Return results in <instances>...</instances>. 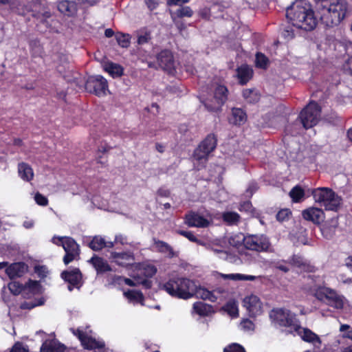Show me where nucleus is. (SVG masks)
<instances>
[{"label":"nucleus","instance_id":"a18cd8bd","mask_svg":"<svg viewBox=\"0 0 352 352\" xmlns=\"http://www.w3.org/2000/svg\"><path fill=\"white\" fill-rule=\"evenodd\" d=\"M268 58L262 53L256 55V65L258 67L265 69L267 66Z\"/></svg>","mask_w":352,"mask_h":352},{"label":"nucleus","instance_id":"2eb2a0df","mask_svg":"<svg viewBox=\"0 0 352 352\" xmlns=\"http://www.w3.org/2000/svg\"><path fill=\"white\" fill-rule=\"evenodd\" d=\"M185 223L189 227L207 228L210 221L197 212H189L185 216Z\"/></svg>","mask_w":352,"mask_h":352},{"label":"nucleus","instance_id":"864d4df0","mask_svg":"<svg viewBox=\"0 0 352 352\" xmlns=\"http://www.w3.org/2000/svg\"><path fill=\"white\" fill-rule=\"evenodd\" d=\"M223 352H245L243 346L238 344H232L224 349Z\"/></svg>","mask_w":352,"mask_h":352},{"label":"nucleus","instance_id":"9b49d317","mask_svg":"<svg viewBox=\"0 0 352 352\" xmlns=\"http://www.w3.org/2000/svg\"><path fill=\"white\" fill-rule=\"evenodd\" d=\"M72 332L74 336L78 337L80 340L82 345L86 349L92 350L96 349H102L104 346V343L102 341L96 340L89 333L91 331H87V329L83 330L80 328L71 329Z\"/></svg>","mask_w":352,"mask_h":352},{"label":"nucleus","instance_id":"a19ab883","mask_svg":"<svg viewBox=\"0 0 352 352\" xmlns=\"http://www.w3.org/2000/svg\"><path fill=\"white\" fill-rule=\"evenodd\" d=\"M124 295L128 299L138 302H142L144 299L142 293L137 290H128L124 293Z\"/></svg>","mask_w":352,"mask_h":352},{"label":"nucleus","instance_id":"412c9836","mask_svg":"<svg viewBox=\"0 0 352 352\" xmlns=\"http://www.w3.org/2000/svg\"><path fill=\"white\" fill-rule=\"evenodd\" d=\"M111 257L118 265L123 267L131 265L134 261L133 254L130 252H111Z\"/></svg>","mask_w":352,"mask_h":352},{"label":"nucleus","instance_id":"b1692460","mask_svg":"<svg viewBox=\"0 0 352 352\" xmlns=\"http://www.w3.org/2000/svg\"><path fill=\"white\" fill-rule=\"evenodd\" d=\"M295 331L305 342H311L314 344L316 342L320 343L319 337L309 329L302 328L301 327L297 325L296 327H295Z\"/></svg>","mask_w":352,"mask_h":352},{"label":"nucleus","instance_id":"393cba45","mask_svg":"<svg viewBox=\"0 0 352 352\" xmlns=\"http://www.w3.org/2000/svg\"><path fill=\"white\" fill-rule=\"evenodd\" d=\"M89 262L93 265L98 274L111 270L107 261L96 255L91 257Z\"/></svg>","mask_w":352,"mask_h":352},{"label":"nucleus","instance_id":"680f3d73","mask_svg":"<svg viewBox=\"0 0 352 352\" xmlns=\"http://www.w3.org/2000/svg\"><path fill=\"white\" fill-rule=\"evenodd\" d=\"M343 69L346 74L352 76V56L350 57L343 65Z\"/></svg>","mask_w":352,"mask_h":352},{"label":"nucleus","instance_id":"c85d7f7f","mask_svg":"<svg viewBox=\"0 0 352 352\" xmlns=\"http://www.w3.org/2000/svg\"><path fill=\"white\" fill-rule=\"evenodd\" d=\"M193 311L201 316H210L213 312V308L211 305L202 302H197L193 304Z\"/></svg>","mask_w":352,"mask_h":352},{"label":"nucleus","instance_id":"49530a36","mask_svg":"<svg viewBox=\"0 0 352 352\" xmlns=\"http://www.w3.org/2000/svg\"><path fill=\"white\" fill-rule=\"evenodd\" d=\"M288 263L292 266L301 267L305 265L302 257L298 255H294L291 258L288 259Z\"/></svg>","mask_w":352,"mask_h":352},{"label":"nucleus","instance_id":"6e6d98bb","mask_svg":"<svg viewBox=\"0 0 352 352\" xmlns=\"http://www.w3.org/2000/svg\"><path fill=\"white\" fill-rule=\"evenodd\" d=\"M335 226L329 227L327 225H324L322 228H321V231L322 234L326 238H331L335 231Z\"/></svg>","mask_w":352,"mask_h":352},{"label":"nucleus","instance_id":"ddd939ff","mask_svg":"<svg viewBox=\"0 0 352 352\" xmlns=\"http://www.w3.org/2000/svg\"><path fill=\"white\" fill-rule=\"evenodd\" d=\"M62 246L65 252L63 262L68 265L72 261L78 259L80 249L78 243L71 237H65L62 241Z\"/></svg>","mask_w":352,"mask_h":352},{"label":"nucleus","instance_id":"0eeeda50","mask_svg":"<svg viewBox=\"0 0 352 352\" xmlns=\"http://www.w3.org/2000/svg\"><path fill=\"white\" fill-rule=\"evenodd\" d=\"M244 246L250 250L256 252L274 251L269 239L263 234H250L243 238Z\"/></svg>","mask_w":352,"mask_h":352},{"label":"nucleus","instance_id":"a211bd4d","mask_svg":"<svg viewBox=\"0 0 352 352\" xmlns=\"http://www.w3.org/2000/svg\"><path fill=\"white\" fill-rule=\"evenodd\" d=\"M302 215L305 220L312 221L314 223H319L324 217L322 210L314 207L304 210Z\"/></svg>","mask_w":352,"mask_h":352},{"label":"nucleus","instance_id":"0e129e2a","mask_svg":"<svg viewBox=\"0 0 352 352\" xmlns=\"http://www.w3.org/2000/svg\"><path fill=\"white\" fill-rule=\"evenodd\" d=\"M190 0H167L168 6H182L184 3L189 2Z\"/></svg>","mask_w":352,"mask_h":352},{"label":"nucleus","instance_id":"603ef678","mask_svg":"<svg viewBox=\"0 0 352 352\" xmlns=\"http://www.w3.org/2000/svg\"><path fill=\"white\" fill-rule=\"evenodd\" d=\"M34 200L36 203L39 206H46L48 204L47 198L40 192H36L35 194Z\"/></svg>","mask_w":352,"mask_h":352},{"label":"nucleus","instance_id":"e2e57ef3","mask_svg":"<svg viewBox=\"0 0 352 352\" xmlns=\"http://www.w3.org/2000/svg\"><path fill=\"white\" fill-rule=\"evenodd\" d=\"M144 3L151 11L155 10L159 5L156 0H144Z\"/></svg>","mask_w":352,"mask_h":352},{"label":"nucleus","instance_id":"c03bdc74","mask_svg":"<svg viewBox=\"0 0 352 352\" xmlns=\"http://www.w3.org/2000/svg\"><path fill=\"white\" fill-rule=\"evenodd\" d=\"M174 14L179 18L190 17L193 14V11L189 6H184L177 10Z\"/></svg>","mask_w":352,"mask_h":352},{"label":"nucleus","instance_id":"4d7b16f0","mask_svg":"<svg viewBox=\"0 0 352 352\" xmlns=\"http://www.w3.org/2000/svg\"><path fill=\"white\" fill-rule=\"evenodd\" d=\"M115 243H120L121 245H131L127 236L122 234L116 236Z\"/></svg>","mask_w":352,"mask_h":352},{"label":"nucleus","instance_id":"6e6552de","mask_svg":"<svg viewBox=\"0 0 352 352\" xmlns=\"http://www.w3.org/2000/svg\"><path fill=\"white\" fill-rule=\"evenodd\" d=\"M320 117L319 105L314 102H310L300 113L299 118L305 129H309L315 126Z\"/></svg>","mask_w":352,"mask_h":352},{"label":"nucleus","instance_id":"79ce46f5","mask_svg":"<svg viewBox=\"0 0 352 352\" xmlns=\"http://www.w3.org/2000/svg\"><path fill=\"white\" fill-rule=\"evenodd\" d=\"M25 289H28L33 294H38L41 292V285L36 280H29L25 285Z\"/></svg>","mask_w":352,"mask_h":352},{"label":"nucleus","instance_id":"423d86ee","mask_svg":"<svg viewBox=\"0 0 352 352\" xmlns=\"http://www.w3.org/2000/svg\"><path fill=\"white\" fill-rule=\"evenodd\" d=\"M228 98V89L221 85H216L211 93L203 101L205 107L209 111H218L226 102Z\"/></svg>","mask_w":352,"mask_h":352},{"label":"nucleus","instance_id":"3c124183","mask_svg":"<svg viewBox=\"0 0 352 352\" xmlns=\"http://www.w3.org/2000/svg\"><path fill=\"white\" fill-rule=\"evenodd\" d=\"M240 327L243 330L245 331H252L254 329V323L248 319L242 320L240 323Z\"/></svg>","mask_w":352,"mask_h":352},{"label":"nucleus","instance_id":"69168bd1","mask_svg":"<svg viewBox=\"0 0 352 352\" xmlns=\"http://www.w3.org/2000/svg\"><path fill=\"white\" fill-rule=\"evenodd\" d=\"M283 34L285 38H293L294 36L293 30L289 29L285 30Z\"/></svg>","mask_w":352,"mask_h":352},{"label":"nucleus","instance_id":"f8f14e48","mask_svg":"<svg viewBox=\"0 0 352 352\" xmlns=\"http://www.w3.org/2000/svg\"><path fill=\"white\" fill-rule=\"evenodd\" d=\"M85 89L96 96H104L108 89L107 81L100 75L90 76L85 83Z\"/></svg>","mask_w":352,"mask_h":352},{"label":"nucleus","instance_id":"8fccbe9b","mask_svg":"<svg viewBox=\"0 0 352 352\" xmlns=\"http://www.w3.org/2000/svg\"><path fill=\"white\" fill-rule=\"evenodd\" d=\"M10 352H29V349L26 345H24L22 342H16L12 349Z\"/></svg>","mask_w":352,"mask_h":352},{"label":"nucleus","instance_id":"473e14b6","mask_svg":"<svg viewBox=\"0 0 352 352\" xmlns=\"http://www.w3.org/2000/svg\"><path fill=\"white\" fill-rule=\"evenodd\" d=\"M221 276L224 279H230L234 281L237 280H255L257 278H260V276H255L252 275H245L242 274H221Z\"/></svg>","mask_w":352,"mask_h":352},{"label":"nucleus","instance_id":"7c9ffc66","mask_svg":"<svg viewBox=\"0 0 352 352\" xmlns=\"http://www.w3.org/2000/svg\"><path fill=\"white\" fill-rule=\"evenodd\" d=\"M18 172L21 178L25 181L29 182L33 179V170L28 164L20 163L18 166Z\"/></svg>","mask_w":352,"mask_h":352},{"label":"nucleus","instance_id":"9d476101","mask_svg":"<svg viewBox=\"0 0 352 352\" xmlns=\"http://www.w3.org/2000/svg\"><path fill=\"white\" fill-rule=\"evenodd\" d=\"M270 318L282 327H294L295 328L298 325L296 315L286 309H273L270 313Z\"/></svg>","mask_w":352,"mask_h":352},{"label":"nucleus","instance_id":"bb28decb","mask_svg":"<svg viewBox=\"0 0 352 352\" xmlns=\"http://www.w3.org/2000/svg\"><path fill=\"white\" fill-rule=\"evenodd\" d=\"M247 120L245 113L240 108H233L231 116L229 118V122L234 125H242Z\"/></svg>","mask_w":352,"mask_h":352},{"label":"nucleus","instance_id":"f704fd0d","mask_svg":"<svg viewBox=\"0 0 352 352\" xmlns=\"http://www.w3.org/2000/svg\"><path fill=\"white\" fill-rule=\"evenodd\" d=\"M222 219L228 225H236L240 220V216L236 212H225L222 214Z\"/></svg>","mask_w":352,"mask_h":352},{"label":"nucleus","instance_id":"72a5a7b5","mask_svg":"<svg viewBox=\"0 0 352 352\" xmlns=\"http://www.w3.org/2000/svg\"><path fill=\"white\" fill-rule=\"evenodd\" d=\"M33 17L36 20L38 24H43L47 28L51 26L48 19L52 16L50 11H44L43 12H36L33 14Z\"/></svg>","mask_w":352,"mask_h":352},{"label":"nucleus","instance_id":"ea45409f","mask_svg":"<svg viewBox=\"0 0 352 352\" xmlns=\"http://www.w3.org/2000/svg\"><path fill=\"white\" fill-rule=\"evenodd\" d=\"M289 196L294 202H299L305 196V192L300 186H295L289 192Z\"/></svg>","mask_w":352,"mask_h":352},{"label":"nucleus","instance_id":"052dcab7","mask_svg":"<svg viewBox=\"0 0 352 352\" xmlns=\"http://www.w3.org/2000/svg\"><path fill=\"white\" fill-rule=\"evenodd\" d=\"M178 233L186 238H187L189 241L192 242L197 241V237L193 234L192 232L190 231H184L179 230Z\"/></svg>","mask_w":352,"mask_h":352},{"label":"nucleus","instance_id":"20e7f679","mask_svg":"<svg viewBox=\"0 0 352 352\" xmlns=\"http://www.w3.org/2000/svg\"><path fill=\"white\" fill-rule=\"evenodd\" d=\"M311 194L315 201L327 210L337 211L342 205V198L329 188H315Z\"/></svg>","mask_w":352,"mask_h":352},{"label":"nucleus","instance_id":"e433bc0d","mask_svg":"<svg viewBox=\"0 0 352 352\" xmlns=\"http://www.w3.org/2000/svg\"><path fill=\"white\" fill-rule=\"evenodd\" d=\"M139 270L141 273L148 278L153 277L157 273V268L151 264H139Z\"/></svg>","mask_w":352,"mask_h":352},{"label":"nucleus","instance_id":"f3484780","mask_svg":"<svg viewBox=\"0 0 352 352\" xmlns=\"http://www.w3.org/2000/svg\"><path fill=\"white\" fill-rule=\"evenodd\" d=\"M160 67L169 72L175 68V61L172 53L168 50L162 51L157 57Z\"/></svg>","mask_w":352,"mask_h":352},{"label":"nucleus","instance_id":"774afa93","mask_svg":"<svg viewBox=\"0 0 352 352\" xmlns=\"http://www.w3.org/2000/svg\"><path fill=\"white\" fill-rule=\"evenodd\" d=\"M23 225L25 228L30 229L34 226V222L33 220H26L23 222Z\"/></svg>","mask_w":352,"mask_h":352},{"label":"nucleus","instance_id":"13d9d810","mask_svg":"<svg viewBox=\"0 0 352 352\" xmlns=\"http://www.w3.org/2000/svg\"><path fill=\"white\" fill-rule=\"evenodd\" d=\"M151 39L150 34L148 32H144L143 34H140L138 38V43L139 45H144L147 43Z\"/></svg>","mask_w":352,"mask_h":352},{"label":"nucleus","instance_id":"5fc2aeb1","mask_svg":"<svg viewBox=\"0 0 352 352\" xmlns=\"http://www.w3.org/2000/svg\"><path fill=\"white\" fill-rule=\"evenodd\" d=\"M291 215V212L288 209H283L276 214V219L279 221H284Z\"/></svg>","mask_w":352,"mask_h":352},{"label":"nucleus","instance_id":"6ab92c4d","mask_svg":"<svg viewBox=\"0 0 352 352\" xmlns=\"http://www.w3.org/2000/svg\"><path fill=\"white\" fill-rule=\"evenodd\" d=\"M6 4L9 5L12 10L21 15H25L32 10L27 0H8Z\"/></svg>","mask_w":352,"mask_h":352},{"label":"nucleus","instance_id":"dca6fc26","mask_svg":"<svg viewBox=\"0 0 352 352\" xmlns=\"http://www.w3.org/2000/svg\"><path fill=\"white\" fill-rule=\"evenodd\" d=\"M61 278L77 288H80L82 285V274L78 268L63 271Z\"/></svg>","mask_w":352,"mask_h":352},{"label":"nucleus","instance_id":"4c0bfd02","mask_svg":"<svg viewBox=\"0 0 352 352\" xmlns=\"http://www.w3.org/2000/svg\"><path fill=\"white\" fill-rule=\"evenodd\" d=\"M116 39L118 45L124 48L129 47L131 43V36L129 34L118 32L116 34Z\"/></svg>","mask_w":352,"mask_h":352},{"label":"nucleus","instance_id":"338daca9","mask_svg":"<svg viewBox=\"0 0 352 352\" xmlns=\"http://www.w3.org/2000/svg\"><path fill=\"white\" fill-rule=\"evenodd\" d=\"M65 237H56L54 236L52 239V241L53 243L58 245H62V241L64 240Z\"/></svg>","mask_w":352,"mask_h":352},{"label":"nucleus","instance_id":"58836bf2","mask_svg":"<svg viewBox=\"0 0 352 352\" xmlns=\"http://www.w3.org/2000/svg\"><path fill=\"white\" fill-rule=\"evenodd\" d=\"M155 247L158 251L163 253H167L170 257H173L174 256L172 248L168 243L162 241H155Z\"/></svg>","mask_w":352,"mask_h":352},{"label":"nucleus","instance_id":"f03ea898","mask_svg":"<svg viewBox=\"0 0 352 352\" xmlns=\"http://www.w3.org/2000/svg\"><path fill=\"white\" fill-rule=\"evenodd\" d=\"M286 16L294 26L305 31L313 30L318 24L314 12L303 0L296 1L287 8Z\"/></svg>","mask_w":352,"mask_h":352},{"label":"nucleus","instance_id":"cd10ccee","mask_svg":"<svg viewBox=\"0 0 352 352\" xmlns=\"http://www.w3.org/2000/svg\"><path fill=\"white\" fill-rule=\"evenodd\" d=\"M58 10L65 15L73 16L76 12V7L74 3L67 0H63L58 3Z\"/></svg>","mask_w":352,"mask_h":352},{"label":"nucleus","instance_id":"2f4dec72","mask_svg":"<svg viewBox=\"0 0 352 352\" xmlns=\"http://www.w3.org/2000/svg\"><path fill=\"white\" fill-rule=\"evenodd\" d=\"M103 68L113 78H118L123 74V68L120 65L112 62L105 63Z\"/></svg>","mask_w":352,"mask_h":352},{"label":"nucleus","instance_id":"c9c22d12","mask_svg":"<svg viewBox=\"0 0 352 352\" xmlns=\"http://www.w3.org/2000/svg\"><path fill=\"white\" fill-rule=\"evenodd\" d=\"M105 245L106 241L104 238L100 236H96L89 243V247L94 251H99L105 248Z\"/></svg>","mask_w":352,"mask_h":352},{"label":"nucleus","instance_id":"7ed1b4c3","mask_svg":"<svg viewBox=\"0 0 352 352\" xmlns=\"http://www.w3.org/2000/svg\"><path fill=\"white\" fill-rule=\"evenodd\" d=\"M194 283L190 280L182 277H173L166 282L159 283V289L173 297L188 299L193 296Z\"/></svg>","mask_w":352,"mask_h":352},{"label":"nucleus","instance_id":"39448f33","mask_svg":"<svg viewBox=\"0 0 352 352\" xmlns=\"http://www.w3.org/2000/svg\"><path fill=\"white\" fill-rule=\"evenodd\" d=\"M316 298L335 309H344L347 303L345 297L329 287H319L315 291Z\"/></svg>","mask_w":352,"mask_h":352},{"label":"nucleus","instance_id":"4be33fe9","mask_svg":"<svg viewBox=\"0 0 352 352\" xmlns=\"http://www.w3.org/2000/svg\"><path fill=\"white\" fill-rule=\"evenodd\" d=\"M118 280L123 281L126 285L130 287H136L142 285L146 289H149L152 286V282L146 278H143L140 276H134L133 279L119 276Z\"/></svg>","mask_w":352,"mask_h":352},{"label":"nucleus","instance_id":"de8ad7c7","mask_svg":"<svg viewBox=\"0 0 352 352\" xmlns=\"http://www.w3.org/2000/svg\"><path fill=\"white\" fill-rule=\"evenodd\" d=\"M226 310L232 317H236L239 314L238 307L235 302H228L226 305Z\"/></svg>","mask_w":352,"mask_h":352},{"label":"nucleus","instance_id":"1a4fd4ad","mask_svg":"<svg viewBox=\"0 0 352 352\" xmlns=\"http://www.w3.org/2000/svg\"><path fill=\"white\" fill-rule=\"evenodd\" d=\"M217 146V139L213 134L208 135L195 150L194 160L203 165L208 160V155L214 151Z\"/></svg>","mask_w":352,"mask_h":352},{"label":"nucleus","instance_id":"4468645a","mask_svg":"<svg viewBox=\"0 0 352 352\" xmlns=\"http://www.w3.org/2000/svg\"><path fill=\"white\" fill-rule=\"evenodd\" d=\"M243 305L252 316L260 315L263 311V303L256 295L246 296L243 299Z\"/></svg>","mask_w":352,"mask_h":352},{"label":"nucleus","instance_id":"bf43d9fd","mask_svg":"<svg viewBox=\"0 0 352 352\" xmlns=\"http://www.w3.org/2000/svg\"><path fill=\"white\" fill-rule=\"evenodd\" d=\"M34 271L41 278L45 277L48 272L47 269L45 266H36Z\"/></svg>","mask_w":352,"mask_h":352},{"label":"nucleus","instance_id":"37998d69","mask_svg":"<svg viewBox=\"0 0 352 352\" xmlns=\"http://www.w3.org/2000/svg\"><path fill=\"white\" fill-rule=\"evenodd\" d=\"M8 289L12 294L16 296L25 290V285H23L19 282L13 281L8 284Z\"/></svg>","mask_w":352,"mask_h":352},{"label":"nucleus","instance_id":"09e8293b","mask_svg":"<svg viewBox=\"0 0 352 352\" xmlns=\"http://www.w3.org/2000/svg\"><path fill=\"white\" fill-rule=\"evenodd\" d=\"M289 264L288 263V260L287 261H285V260H282V261H278L276 262H274V267L286 273V272H288L289 271Z\"/></svg>","mask_w":352,"mask_h":352},{"label":"nucleus","instance_id":"5701e85b","mask_svg":"<svg viewBox=\"0 0 352 352\" xmlns=\"http://www.w3.org/2000/svg\"><path fill=\"white\" fill-rule=\"evenodd\" d=\"M223 290L218 289L210 292L205 288L200 287L197 289L195 294L198 298L203 300H208L211 302H216L223 294Z\"/></svg>","mask_w":352,"mask_h":352},{"label":"nucleus","instance_id":"f257e3e1","mask_svg":"<svg viewBox=\"0 0 352 352\" xmlns=\"http://www.w3.org/2000/svg\"><path fill=\"white\" fill-rule=\"evenodd\" d=\"M316 9L321 23L327 28H333L346 17L350 6L346 0H323Z\"/></svg>","mask_w":352,"mask_h":352},{"label":"nucleus","instance_id":"aec40b11","mask_svg":"<svg viewBox=\"0 0 352 352\" xmlns=\"http://www.w3.org/2000/svg\"><path fill=\"white\" fill-rule=\"evenodd\" d=\"M28 270V266L23 262L14 263L6 269V273L10 278L21 277Z\"/></svg>","mask_w":352,"mask_h":352},{"label":"nucleus","instance_id":"c756f323","mask_svg":"<svg viewBox=\"0 0 352 352\" xmlns=\"http://www.w3.org/2000/svg\"><path fill=\"white\" fill-rule=\"evenodd\" d=\"M252 69L248 65H242L237 69V76L241 84H246L252 76Z\"/></svg>","mask_w":352,"mask_h":352},{"label":"nucleus","instance_id":"a878e982","mask_svg":"<svg viewBox=\"0 0 352 352\" xmlns=\"http://www.w3.org/2000/svg\"><path fill=\"white\" fill-rule=\"evenodd\" d=\"M65 346L56 340L45 341L41 347V352H64Z\"/></svg>","mask_w":352,"mask_h":352}]
</instances>
